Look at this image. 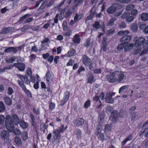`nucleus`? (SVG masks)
I'll use <instances>...</instances> for the list:
<instances>
[{"label":"nucleus","instance_id":"nucleus-1","mask_svg":"<svg viewBox=\"0 0 148 148\" xmlns=\"http://www.w3.org/2000/svg\"><path fill=\"white\" fill-rule=\"evenodd\" d=\"M5 126L7 130L9 132L13 131L14 125L13 123L11 116L9 115H7L5 118Z\"/></svg>","mask_w":148,"mask_h":148},{"label":"nucleus","instance_id":"nucleus-2","mask_svg":"<svg viewBox=\"0 0 148 148\" xmlns=\"http://www.w3.org/2000/svg\"><path fill=\"white\" fill-rule=\"evenodd\" d=\"M61 135L58 130H55L53 133L52 142L54 143H59L61 138Z\"/></svg>","mask_w":148,"mask_h":148},{"label":"nucleus","instance_id":"nucleus-3","mask_svg":"<svg viewBox=\"0 0 148 148\" xmlns=\"http://www.w3.org/2000/svg\"><path fill=\"white\" fill-rule=\"evenodd\" d=\"M145 39L142 37H136L134 38V41L135 42V46L136 47H142Z\"/></svg>","mask_w":148,"mask_h":148},{"label":"nucleus","instance_id":"nucleus-4","mask_svg":"<svg viewBox=\"0 0 148 148\" xmlns=\"http://www.w3.org/2000/svg\"><path fill=\"white\" fill-rule=\"evenodd\" d=\"M9 132L5 130H0V138L2 140H5L9 137Z\"/></svg>","mask_w":148,"mask_h":148},{"label":"nucleus","instance_id":"nucleus-5","mask_svg":"<svg viewBox=\"0 0 148 148\" xmlns=\"http://www.w3.org/2000/svg\"><path fill=\"white\" fill-rule=\"evenodd\" d=\"M118 112L114 110L112 113L110 117V119L113 123L116 122L119 119Z\"/></svg>","mask_w":148,"mask_h":148},{"label":"nucleus","instance_id":"nucleus-6","mask_svg":"<svg viewBox=\"0 0 148 148\" xmlns=\"http://www.w3.org/2000/svg\"><path fill=\"white\" fill-rule=\"evenodd\" d=\"M115 75L117 76V81L122 82L125 79V76L123 73L115 72Z\"/></svg>","mask_w":148,"mask_h":148},{"label":"nucleus","instance_id":"nucleus-7","mask_svg":"<svg viewBox=\"0 0 148 148\" xmlns=\"http://www.w3.org/2000/svg\"><path fill=\"white\" fill-rule=\"evenodd\" d=\"M115 72L111 73L110 75L107 76V80L110 82H114L117 81V78L115 76Z\"/></svg>","mask_w":148,"mask_h":148},{"label":"nucleus","instance_id":"nucleus-8","mask_svg":"<svg viewBox=\"0 0 148 148\" xmlns=\"http://www.w3.org/2000/svg\"><path fill=\"white\" fill-rule=\"evenodd\" d=\"M13 66L17 68L20 71H23L25 68V64L23 63H14Z\"/></svg>","mask_w":148,"mask_h":148},{"label":"nucleus","instance_id":"nucleus-9","mask_svg":"<svg viewBox=\"0 0 148 148\" xmlns=\"http://www.w3.org/2000/svg\"><path fill=\"white\" fill-rule=\"evenodd\" d=\"M84 122V120L82 118H79L76 119L74 122V124L76 126H81Z\"/></svg>","mask_w":148,"mask_h":148},{"label":"nucleus","instance_id":"nucleus-10","mask_svg":"<svg viewBox=\"0 0 148 148\" xmlns=\"http://www.w3.org/2000/svg\"><path fill=\"white\" fill-rule=\"evenodd\" d=\"M70 95V93L69 92H66L64 94V95L63 99L61 101V104L63 105L66 103L68 100Z\"/></svg>","mask_w":148,"mask_h":148},{"label":"nucleus","instance_id":"nucleus-11","mask_svg":"<svg viewBox=\"0 0 148 148\" xmlns=\"http://www.w3.org/2000/svg\"><path fill=\"white\" fill-rule=\"evenodd\" d=\"M82 60L83 63L86 66H88L90 62V58L85 55L83 56Z\"/></svg>","mask_w":148,"mask_h":148},{"label":"nucleus","instance_id":"nucleus-12","mask_svg":"<svg viewBox=\"0 0 148 148\" xmlns=\"http://www.w3.org/2000/svg\"><path fill=\"white\" fill-rule=\"evenodd\" d=\"M131 38V37L130 36H125L121 38L120 40L125 45V43L129 42Z\"/></svg>","mask_w":148,"mask_h":148},{"label":"nucleus","instance_id":"nucleus-13","mask_svg":"<svg viewBox=\"0 0 148 148\" xmlns=\"http://www.w3.org/2000/svg\"><path fill=\"white\" fill-rule=\"evenodd\" d=\"M112 95L110 93H107L106 94V100L109 103H112L113 102L114 100L112 98Z\"/></svg>","mask_w":148,"mask_h":148},{"label":"nucleus","instance_id":"nucleus-14","mask_svg":"<svg viewBox=\"0 0 148 148\" xmlns=\"http://www.w3.org/2000/svg\"><path fill=\"white\" fill-rule=\"evenodd\" d=\"M12 119L15 125H18L19 122V119L18 116L16 114H13L12 116Z\"/></svg>","mask_w":148,"mask_h":148},{"label":"nucleus","instance_id":"nucleus-15","mask_svg":"<svg viewBox=\"0 0 148 148\" xmlns=\"http://www.w3.org/2000/svg\"><path fill=\"white\" fill-rule=\"evenodd\" d=\"M46 81L48 84L51 83L52 78L49 70H48L46 74Z\"/></svg>","mask_w":148,"mask_h":148},{"label":"nucleus","instance_id":"nucleus-16","mask_svg":"<svg viewBox=\"0 0 148 148\" xmlns=\"http://www.w3.org/2000/svg\"><path fill=\"white\" fill-rule=\"evenodd\" d=\"M75 8L74 6L70 8L67 11H66L65 16L67 18L74 11V9Z\"/></svg>","mask_w":148,"mask_h":148},{"label":"nucleus","instance_id":"nucleus-17","mask_svg":"<svg viewBox=\"0 0 148 148\" xmlns=\"http://www.w3.org/2000/svg\"><path fill=\"white\" fill-rule=\"evenodd\" d=\"M84 16L83 14L80 13L78 14L76 13L74 18V22H76L79 20L81 19Z\"/></svg>","mask_w":148,"mask_h":148},{"label":"nucleus","instance_id":"nucleus-18","mask_svg":"<svg viewBox=\"0 0 148 148\" xmlns=\"http://www.w3.org/2000/svg\"><path fill=\"white\" fill-rule=\"evenodd\" d=\"M116 9V7L114 5H112L107 9V12L110 14L114 13Z\"/></svg>","mask_w":148,"mask_h":148},{"label":"nucleus","instance_id":"nucleus-19","mask_svg":"<svg viewBox=\"0 0 148 148\" xmlns=\"http://www.w3.org/2000/svg\"><path fill=\"white\" fill-rule=\"evenodd\" d=\"M17 51V49L16 48L14 47H9L6 48L4 51L5 53H8L13 52L14 53H16Z\"/></svg>","mask_w":148,"mask_h":148},{"label":"nucleus","instance_id":"nucleus-20","mask_svg":"<svg viewBox=\"0 0 148 148\" xmlns=\"http://www.w3.org/2000/svg\"><path fill=\"white\" fill-rule=\"evenodd\" d=\"M94 77L92 74H90L88 75L87 78V83L91 84L94 80Z\"/></svg>","mask_w":148,"mask_h":148},{"label":"nucleus","instance_id":"nucleus-21","mask_svg":"<svg viewBox=\"0 0 148 148\" xmlns=\"http://www.w3.org/2000/svg\"><path fill=\"white\" fill-rule=\"evenodd\" d=\"M75 50L73 49H71L68 52V53L66 55V56L70 57L74 56L75 54Z\"/></svg>","mask_w":148,"mask_h":148},{"label":"nucleus","instance_id":"nucleus-22","mask_svg":"<svg viewBox=\"0 0 148 148\" xmlns=\"http://www.w3.org/2000/svg\"><path fill=\"white\" fill-rule=\"evenodd\" d=\"M13 30L12 27H8L3 29L2 30V34H6L9 33Z\"/></svg>","mask_w":148,"mask_h":148},{"label":"nucleus","instance_id":"nucleus-23","mask_svg":"<svg viewBox=\"0 0 148 148\" xmlns=\"http://www.w3.org/2000/svg\"><path fill=\"white\" fill-rule=\"evenodd\" d=\"M133 47V45L132 44H126L125 45L124 50L126 51H130L132 49Z\"/></svg>","mask_w":148,"mask_h":148},{"label":"nucleus","instance_id":"nucleus-24","mask_svg":"<svg viewBox=\"0 0 148 148\" xmlns=\"http://www.w3.org/2000/svg\"><path fill=\"white\" fill-rule=\"evenodd\" d=\"M20 126L23 129L27 128L28 126V124L23 121H21L19 123Z\"/></svg>","mask_w":148,"mask_h":148},{"label":"nucleus","instance_id":"nucleus-25","mask_svg":"<svg viewBox=\"0 0 148 148\" xmlns=\"http://www.w3.org/2000/svg\"><path fill=\"white\" fill-rule=\"evenodd\" d=\"M14 142L17 145H21L22 142L20 138L18 136H16L14 139Z\"/></svg>","mask_w":148,"mask_h":148},{"label":"nucleus","instance_id":"nucleus-26","mask_svg":"<svg viewBox=\"0 0 148 148\" xmlns=\"http://www.w3.org/2000/svg\"><path fill=\"white\" fill-rule=\"evenodd\" d=\"M141 19L143 21L148 20V13H143L141 15Z\"/></svg>","mask_w":148,"mask_h":148},{"label":"nucleus","instance_id":"nucleus-27","mask_svg":"<svg viewBox=\"0 0 148 148\" xmlns=\"http://www.w3.org/2000/svg\"><path fill=\"white\" fill-rule=\"evenodd\" d=\"M5 103L8 105H10L12 103V101L10 98L8 96L5 97L4 99Z\"/></svg>","mask_w":148,"mask_h":148},{"label":"nucleus","instance_id":"nucleus-28","mask_svg":"<svg viewBox=\"0 0 148 148\" xmlns=\"http://www.w3.org/2000/svg\"><path fill=\"white\" fill-rule=\"evenodd\" d=\"M73 41L74 43L79 44L80 42V38L79 35L76 34L73 39Z\"/></svg>","mask_w":148,"mask_h":148},{"label":"nucleus","instance_id":"nucleus-29","mask_svg":"<svg viewBox=\"0 0 148 148\" xmlns=\"http://www.w3.org/2000/svg\"><path fill=\"white\" fill-rule=\"evenodd\" d=\"M75 134L76 135V138L78 139L80 138L82 136V132L79 130H77L75 131Z\"/></svg>","mask_w":148,"mask_h":148},{"label":"nucleus","instance_id":"nucleus-30","mask_svg":"<svg viewBox=\"0 0 148 148\" xmlns=\"http://www.w3.org/2000/svg\"><path fill=\"white\" fill-rule=\"evenodd\" d=\"M128 86L124 85L121 87L119 89V92L120 93L122 92H124L125 89H128Z\"/></svg>","mask_w":148,"mask_h":148},{"label":"nucleus","instance_id":"nucleus-31","mask_svg":"<svg viewBox=\"0 0 148 148\" xmlns=\"http://www.w3.org/2000/svg\"><path fill=\"white\" fill-rule=\"evenodd\" d=\"M132 139V135H130L129 136L126 138L124 139V140L122 142V145H124L127 141L131 140Z\"/></svg>","mask_w":148,"mask_h":148},{"label":"nucleus","instance_id":"nucleus-32","mask_svg":"<svg viewBox=\"0 0 148 148\" xmlns=\"http://www.w3.org/2000/svg\"><path fill=\"white\" fill-rule=\"evenodd\" d=\"M103 127L102 126L100 125L99 127H98L97 128L96 134H98L99 133H104L105 131L103 130Z\"/></svg>","mask_w":148,"mask_h":148},{"label":"nucleus","instance_id":"nucleus-33","mask_svg":"<svg viewBox=\"0 0 148 148\" xmlns=\"http://www.w3.org/2000/svg\"><path fill=\"white\" fill-rule=\"evenodd\" d=\"M5 109V107L4 103L2 101L0 102V112H3Z\"/></svg>","mask_w":148,"mask_h":148},{"label":"nucleus","instance_id":"nucleus-34","mask_svg":"<svg viewBox=\"0 0 148 148\" xmlns=\"http://www.w3.org/2000/svg\"><path fill=\"white\" fill-rule=\"evenodd\" d=\"M134 19V16H130V15L128 16L127 18V19L125 20V21L128 23H130V22H132L133 20Z\"/></svg>","mask_w":148,"mask_h":148},{"label":"nucleus","instance_id":"nucleus-35","mask_svg":"<svg viewBox=\"0 0 148 148\" xmlns=\"http://www.w3.org/2000/svg\"><path fill=\"white\" fill-rule=\"evenodd\" d=\"M10 132H13L15 135H19L21 134V132L20 130L18 128H16L14 129V128L13 129V131Z\"/></svg>","mask_w":148,"mask_h":148},{"label":"nucleus","instance_id":"nucleus-36","mask_svg":"<svg viewBox=\"0 0 148 148\" xmlns=\"http://www.w3.org/2000/svg\"><path fill=\"white\" fill-rule=\"evenodd\" d=\"M22 138L23 140H26L28 138L27 133L26 132H23L22 134Z\"/></svg>","mask_w":148,"mask_h":148},{"label":"nucleus","instance_id":"nucleus-37","mask_svg":"<svg viewBox=\"0 0 148 148\" xmlns=\"http://www.w3.org/2000/svg\"><path fill=\"white\" fill-rule=\"evenodd\" d=\"M131 29L133 32H135L137 31L138 28L136 23H133L131 27Z\"/></svg>","mask_w":148,"mask_h":148},{"label":"nucleus","instance_id":"nucleus-38","mask_svg":"<svg viewBox=\"0 0 148 148\" xmlns=\"http://www.w3.org/2000/svg\"><path fill=\"white\" fill-rule=\"evenodd\" d=\"M129 33V32L128 31L125 30L124 31H120L118 33V34L119 35H124L126 36Z\"/></svg>","mask_w":148,"mask_h":148},{"label":"nucleus","instance_id":"nucleus-39","mask_svg":"<svg viewBox=\"0 0 148 148\" xmlns=\"http://www.w3.org/2000/svg\"><path fill=\"white\" fill-rule=\"evenodd\" d=\"M47 3V1H43L41 4L39 8V9L40 10L43 9L45 7Z\"/></svg>","mask_w":148,"mask_h":148},{"label":"nucleus","instance_id":"nucleus-40","mask_svg":"<svg viewBox=\"0 0 148 148\" xmlns=\"http://www.w3.org/2000/svg\"><path fill=\"white\" fill-rule=\"evenodd\" d=\"M74 4L75 5L73 6H74L75 7V8L77 6L78 4L82 3L83 2V1L84 0H74Z\"/></svg>","mask_w":148,"mask_h":148},{"label":"nucleus","instance_id":"nucleus-41","mask_svg":"<svg viewBox=\"0 0 148 148\" xmlns=\"http://www.w3.org/2000/svg\"><path fill=\"white\" fill-rule=\"evenodd\" d=\"M104 116L103 115L101 114L99 116L98 119V121L100 123H102L104 121Z\"/></svg>","mask_w":148,"mask_h":148},{"label":"nucleus","instance_id":"nucleus-42","mask_svg":"<svg viewBox=\"0 0 148 148\" xmlns=\"http://www.w3.org/2000/svg\"><path fill=\"white\" fill-rule=\"evenodd\" d=\"M30 16V14H27L24 15V16H22L20 18L18 21V22L23 21L25 18H26L28 17H29Z\"/></svg>","mask_w":148,"mask_h":148},{"label":"nucleus","instance_id":"nucleus-43","mask_svg":"<svg viewBox=\"0 0 148 148\" xmlns=\"http://www.w3.org/2000/svg\"><path fill=\"white\" fill-rule=\"evenodd\" d=\"M130 15V13L128 12H126L124 13L122 15V19H125V20L127 19L128 16Z\"/></svg>","mask_w":148,"mask_h":148},{"label":"nucleus","instance_id":"nucleus-44","mask_svg":"<svg viewBox=\"0 0 148 148\" xmlns=\"http://www.w3.org/2000/svg\"><path fill=\"white\" fill-rule=\"evenodd\" d=\"M23 90L25 93L26 95L29 97L31 98L32 97V95L30 92L26 88H24Z\"/></svg>","mask_w":148,"mask_h":148},{"label":"nucleus","instance_id":"nucleus-45","mask_svg":"<svg viewBox=\"0 0 148 148\" xmlns=\"http://www.w3.org/2000/svg\"><path fill=\"white\" fill-rule=\"evenodd\" d=\"M134 7V5L132 4H130L127 6L125 8V10L127 11H130L131 10L133 9Z\"/></svg>","mask_w":148,"mask_h":148},{"label":"nucleus","instance_id":"nucleus-46","mask_svg":"<svg viewBox=\"0 0 148 148\" xmlns=\"http://www.w3.org/2000/svg\"><path fill=\"white\" fill-rule=\"evenodd\" d=\"M14 92V90L12 88L9 87L8 88L7 91V93L9 95H11Z\"/></svg>","mask_w":148,"mask_h":148},{"label":"nucleus","instance_id":"nucleus-47","mask_svg":"<svg viewBox=\"0 0 148 148\" xmlns=\"http://www.w3.org/2000/svg\"><path fill=\"white\" fill-rule=\"evenodd\" d=\"M56 130H58V132H59V133H60L62 132H63L64 131V125H61V126L59 127V129H56Z\"/></svg>","mask_w":148,"mask_h":148},{"label":"nucleus","instance_id":"nucleus-48","mask_svg":"<svg viewBox=\"0 0 148 148\" xmlns=\"http://www.w3.org/2000/svg\"><path fill=\"white\" fill-rule=\"evenodd\" d=\"M137 48L136 49L134 50V51L133 53L135 54H137L139 53L141 51L142 49V47H137Z\"/></svg>","mask_w":148,"mask_h":148},{"label":"nucleus","instance_id":"nucleus-49","mask_svg":"<svg viewBox=\"0 0 148 148\" xmlns=\"http://www.w3.org/2000/svg\"><path fill=\"white\" fill-rule=\"evenodd\" d=\"M115 20V19L114 18H112L111 19L109 22L107 23V25L111 26L113 25Z\"/></svg>","mask_w":148,"mask_h":148},{"label":"nucleus","instance_id":"nucleus-50","mask_svg":"<svg viewBox=\"0 0 148 148\" xmlns=\"http://www.w3.org/2000/svg\"><path fill=\"white\" fill-rule=\"evenodd\" d=\"M17 82L21 87L22 88L23 90L26 88L23 82H21L20 81L18 80Z\"/></svg>","mask_w":148,"mask_h":148},{"label":"nucleus","instance_id":"nucleus-51","mask_svg":"<svg viewBox=\"0 0 148 148\" xmlns=\"http://www.w3.org/2000/svg\"><path fill=\"white\" fill-rule=\"evenodd\" d=\"M125 44H121L118 45L117 48V49L118 51H120L123 49L124 47H125Z\"/></svg>","mask_w":148,"mask_h":148},{"label":"nucleus","instance_id":"nucleus-52","mask_svg":"<svg viewBox=\"0 0 148 148\" xmlns=\"http://www.w3.org/2000/svg\"><path fill=\"white\" fill-rule=\"evenodd\" d=\"M103 133H101L97 134L98 137L99 139L102 140L104 138V136L103 134Z\"/></svg>","mask_w":148,"mask_h":148},{"label":"nucleus","instance_id":"nucleus-53","mask_svg":"<svg viewBox=\"0 0 148 148\" xmlns=\"http://www.w3.org/2000/svg\"><path fill=\"white\" fill-rule=\"evenodd\" d=\"M55 105L53 102H51L49 104V109L51 110H53L55 107Z\"/></svg>","mask_w":148,"mask_h":148},{"label":"nucleus","instance_id":"nucleus-54","mask_svg":"<svg viewBox=\"0 0 148 148\" xmlns=\"http://www.w3.org/2000/svg\"><path fill=\"white\" fill-rule=\"evenodd\" d=\"M26 73L27 76H30L31 75H32V72L31 69L30 68H28L26 71Z\"/></svg>","mask_w":148,"mask_h":148},{"label":"nucleus","instance_id":"nucleus-55","mask_svg":"<svg viewBox=\"0 0 148 148\" xmlns=\"http://www.w3.org/2000/svg\"><path fill=\"white\" fill-rule=\"evenodd\" d=\"M36 55L35 54H32L29 56V58L30 59V61L32 62L34 61L36 58Z\"/></svg>","mask_w":148,"mask_h":148},{"label":"nucleus","instance_id":"nucleus-56","mask_svg":"<svg viewBox=\"0 0 148 148\" xmlns=\"http://www.w3.org/2000/svg\"><path fill=\"white\" fill-rule=\"evenodd\" d=\"M118 2L122 3H128L130 2L131 0H117Z\"/></svg>","mask_w":148,"mask_h":148},{"label":"nucleus","instance_id":"nucleus-57","mask_svg":"<svg viewBox=\"0 0 148 148\" xmlns=\"http://www.w3.org/2000/svg\"><path fill=\"white\" fill-rule=\"evenodd\" d=\"M136 106H134L131 107L129 110V112L130 113H134L135 110L136 108Z\"/></svg>","mask_w":148,"mask_h":148},{"label":"nucleus","instance_id":"nucleus-58","mask_svg":"<svg viewBox=\"0 0 148 148\" xmlns=\"http://www.w3.org/2000/svg\"><path fill=\"white\" fill-rule=\"evenodd\" d=\"M100 25L98 22H95L93 24V27L96 29H99L100 27Z\"/></svg>","mask_w":148,"mask_h":148},{"label":"nucleus","instance_id":"nucleus-59","mask_svg":"<svg viewBox=\"0 0 148 148\" xmlns=\"http://www.w3.org/2000/svg\"><path fill=\"white\" fill-rule=\"evenodd\" d=\"M5 119V117L4 116H0V124H3L4 122Z\"/></svg>","mask_w":148,"mask_h":148},{"label":"nucleus","instance_id":"nucleus-60","mask_svg":"<svg viewBox=\"0 0 148 148\" xmlns=\"http://www.w3.org/2000/svg\"><path fill=\"white\" fill-rule=\"evenodd\" d=\"M137 14L138 11L136 9H134L131 11V14L133 16H136Z\"/></svg>","mask_w":148,"mask_h":148},{"label":"nucleus","instance_id":"nucleus-61","mask_svg":"<svg viewBox=\"0 0 148 148\" xmlns=\"http://www.w3.org/2000/svg\"><path fill=\"white\" fill-rule=\"evenodd\" d=\"M74 63V61L72 60H70L67 63L66 65L67 66H72L73 64Z\"/></svg>","mask_w":148,"mask_h":148},{"label":"nucleus","instance_id":"nucleus-62","mask_svg":"<svg viewBox=\"0 0 148 148\" xmlns=\"http://www.w3.org/2000/svg\"><path fill=\"white\" fill-rule=\"evenodd\" d=\"M38 48L37 46H34L32 47L31 49V51H34L36 52L38 51Z\"/></svg>","mask_w":148,"mask_h":148},{"label":"nucleus","instance_id":"nucleus-63","mask_svg":"<svg viewBox=\"0 0 148 148\" xmlns=\"http://www.w3.org/2000/svg\"><path fill=\"white\" fill-rule=\"evenodd\" d=\"M33 20L34 18L33 17L28 18L25 20V21H24V23H29L33 21Z\"/></svg>","mask_w":148,"mask_h":148},{"label":"nucleus","instance_id":"nucleus-64","mask_svg":"<svg viewBox=\"0 0 148 148\" xmlns=\"http://www.w3.org/2000/svg\"><path fill=\"white\" fill-rule=\"evenodd\" d=\"M143 127L144 129H148V120L143 124Z\"/></svg>","mask_w":148,"mask_h":148}]
</instances>
